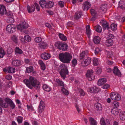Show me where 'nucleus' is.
Segmentation results:
<instances>
[{"label": "nucleus", "instance_id": "57", "mask_svg": "<svg viewBox=\"0 0 125 125\" xmlns=\"http://www.w3.org/2000/svg\"><path fill=\"white\" fill-rule=\"evenodd\" d=\"M34 40L35 42H36L38 43L42 41V39L41 37H37Z\"/></svg>", "mask_w": 125, "mask_h": 125}, {"label": "nucleus", "instance_id": "49", "mask_svg": "<svg viewBox=\"0 0 125 125\" xmlns=\"http://www.w3.org/2000/svg\"><path fill=\"white\" fill-rule=\"evenodd\" d=\"M63 93L66 95H67L69 94L68 91L64 88H62L61 89Z\"/></svg>", "mask_w": 125, "mask_h": 125}, {"label": "nucleus", "instance_id": "8", "mask_svg": "<svg viewBox=\"0 0 125 125\" xmlns=\"http://www.w3.org/2000/svg\"><path fill=\"white\" fill-rule=\"evenodd\" d=\"M28 25L26 24L25 21L23 22L21 24L18 25L17 26V28L18 30H21V32L22 31V30L28 28Z\"/></svg>", "mask_w": 125, "mask_h": 125}, {"label": "nucleus", "instance_id": "50", "mask_svg": "<svg viewBox=\"0 0 125 125\" xmlns=\"http://www.w3.org/2000/svg\"><path fill=\"white\" fill-rule=\"evenodd\" d=\"M44 108L39 106L38 108V113L39 114H41L44 110Z\"/></svg>", "mask_w": 125, "mask_h": 125}, {"label": "nucleus", "instance_id": "23", "mask_svg": "<svg viewBox=\"0 0 125 125\" xmlns=\"http://www.w3.org/2000/svg\"><path fill=\"white\" fill-rule=\"evenodd\" d=\"M90 5L89 2L87 1L86 2L84 3V10H87L90 7Z\"/></svg>", "mask_w": 125, "mask_h": 125}, {"label": "nucleus", "instance_id": "64", "mask_svg": "<svg viewBox=\"0 0 125 125\" xmlns=\"http://www.w3.org/2000/svg\"><path fill=\"white\" fill-rule=\"evenodd\" d=\"M5 101L9 104L12 102V101L10 99L8 98H6Z\"/></svg>", "mask_w": 125, "mask_h": 125}, {"label": "nucleus", "instance_id": "12", "mask_svg": "<svg viewBox=\"0 0 125 125\" xmlns=\"http://www.w3.org/2000/svg\"><path fill=\"white\" fill-rule=\"evenodd\" d=\"M113 73L115 75L118 76L119 77L121 76V73L117 67L115 66L114 67L113 70Z\"/></svg>", "mask_w": 125, "mask_h": 125}, {"label": "nucleus", "instance_id": "15", "mask_svg": "<svg viewBox=\"0 0 125 125\" xmlns=\"http://www.w3.org/2000/svg\"><path fill=\"white\" fill-rule=\"evenodd\" d=\"M27 8L28 12L29 13L33 12L35 10V7L33 5H32L31 6L28 5L27 6Z\"/></svg>", "mask_w": 125, "mask_h": 125}, {"label": "nucleus", "instance_id": "7", "mask_svg": "<svg viewBox=\"0 0 125 125\" xmlns=\"http://www.w3.org/2000/svg\"><path fill=\"white\" fill-rule=\"evenodd\" d=\"M93 71L92 70H89L87 71L86 73V76L89 81L94 80V76L93 74Z\"/></svg>", "mask_w": 125, "mask_h": 125}, {"label": "nucleus", "instance_id": "37", "mask_svg": "<svg viewBox=\"0 0 125 125\" xmlns=\"http://www.w3.org/2000/svg\"><path fill=\"white\" fill-rule=\"evenodd\" d=\"M12 64L14 66H19L21 64V62L18 60H14L12 62Z\"/></svg>", "mask_w": 125, "mask_h": 125}, {"label": "nucleus", "instance_id": "62", "mask_svg": "<svg viewBox=\"0 0 125 125\" xmlns=\"http://www.w3.org/2000/svg\"><path fill=\"white\" fill-rule=\"evenodd\" d=\"M101 51V50L99 48H96L95 50V54H97Z\"/></svg>", "mask_w": 125, "mask_h": 125}, {"label": "nucleus", "instance_id": "54", "mask_svg": "<svg viewBox=\"0 0 125 125\" xmlns=\"http://www.w3.org/2000/svg\"><path fill=\"white\" fill-rule=\"evenodd\" d=\"M7 52L8 54H11L13 50L11 48L9 47L8 48L7 50Z\"/></svg>", "mask_w": 125, "mask_h": 125}, {"label": "nucleus", "instance_id": "25", "mask_svg": "<svg viewBox=\"0 0 125 125\" xmlns=\"http://www.w3.org/2000/svg\"><path fill=\"white\" fill-rule=\"evenodd\" d=\"M95 109L97 110H101L102 109V106L101 104L97 103L95 104Z\"/></svg>", "mask_w": 125, "mask_h": 125}, {"label": "nucleus", "instance_id": "18", "mask_svg": "<svg viewBox=\"0 0 125 125\" xmlns=\"http://www.w3.org/2000/svg\"><path fill=\"white\" fill-rule=\"evenodd\" d=\"M93 40L95 44H97L100 43L101 41V39L98 36H96L94 38Z\"/></svg>", "mask_w": 125, "mask_h": 125}, {"label": "nucleus", "instance_id": "33", "mask_svg": "<svg viewBox=\"0 0 125 125\" xmlns=\"http://www.w3.org/2000/svg\"><path fill=\"white\" fill-rule=\"evenodd\" d=\"M18 37L15 35H12L11 36V39L15 43L18 42Z\"/></svg>", "mask_w": 125, "mask_h": 125}, {"label": "nucleus", "instance_id": "31", "mask_svg": "<svg viewBox=\"0 0 125 125\" xmlns=\"http://www.w3.org/2000/svg\"><path fill=\"white\" fill-rule=\"evenodd\" d=\"M89 119L91 125H97V122L93 118L91 117Z\"/></svg>", "mask_w": 125, "mask_h": 125}, {"label": "nucleus", "instance_id": "44", "mask_svg": "<svg viewBox=\"0 0 125 125\" xmlns=\"http://www.w3.org/2000/svg\"><path fill=\"white\" fill-rule=\"evenodd\" d=\"M33 70V68L32 67L30 66L27 68L26 70V72L27 73H30Z\"/></svg>", "mask_w": 125, "mask_h": 125}, {"label": "nucleus", "instance_id": "40", "mask_svg": "<svg viewBox=\"0 0 125 125\" xmlns=\"http://www.w3.org/2000/svg\"><path fill=\"white\" fill-rule=\"evenodd\" d=\"M105 53L107 55V56L108 58L112 57L113 56V53L111 51H105Z\"/></svg>", "mask_w": 125, "mask_h": 125}, {"label": "nucleus", "instance_id": "11", "mask_svg": "<svg viewBox=\"0 0 125 125\" xmlns=\"http://www.w3.org/2000/svg\"><path fill=\"white\" fill-rule=\"evenodd\" d=\"M51 57V54L47 53H43L41 55L42 58V59L45 60H47L49 59Z\"/></svg>", "mask_w": 125, "mask_h": 125}, {"label": "nucleus", "instance_id": "42", "mask_svg": "<svg viewBox=\"0 0 125 125\" xmlns=\"http://www.w3.org/2000/svg\"><path fill=\"white\" fill-rule=\"evenodd\" d=\"M16 119L18 123L21 124L22 123L23 120L22 117L21 116H18L17 117Z\"/></svg>", "mask_w": 125, "mask_h": 125}, {"label": "nucleus", "instance_id": "59", "mask_svg": "<svg viewBox=\"0 0 125 125\" xmlns=\"http://www.w3.org/2000/svg\"><path fill=\"white\" fill-rule=\"evenodd\" d=\"M27 107L28 110L29 111H34V110L33 108V107L32 105L29 106L27 105Z\"/></svg>", "mask_w": 125, "mask_h": 125}, {"label": "nucleus", "instance_id": "48", "mask_svg": "<svg viewBox=\"0 0 125 125\" xmlns=\"http://www.w3.org/2000/svg\"><path fill=\"white\" fill-rule=\"evenodd\" d=\"M93 62L94 64V65H97L98 64V59L96 58H94Z\"/></svg>", "mask_w": 125, "mask_h": 125}, {"label": "nucleus", "instance_id": "6", "mask_svg": "<svg viewBox=\"0 0 125 125\" xmlns=\"http://www.w3.org/2000/svg\"><path fill=\"white\" fill-rule=\"evenodd\" d=\"M16 29L15 26L13 24L8 25L6 27L7 31L10 33H12L15 32Z\"/></svg>", "mask_w": 125, "mask_h": 125}, {"label": "nucleus", "instance_id": "55", "mask_svg": "<svg viewBox=\"0 0 125 125\" xmlns=\"http://www.w3.org/2000/svg\"><path fill=\"white\" fill-rule=\"evenodd\" d=\"M100 122L101 125H106L104 119L103 118H102L101 119Z\"/></svg>", "mask_w": 125, "mask_h": 125}, {"label": "nucleus", "instance_id": "47", "mask_svg": "<svg viewBox=\"0 0 125 125\" xmlns=\"http://www.w3.org/2000/svg\"><path fill=\"white\" fill-rule=\"evenodd\" d=\"M24 38L25 39V42L27 41L29 42H30L31 40V37L28 35H26L24 36Z\"/></svg>", "mask_w": 125, "mask_h": 125}, {"label": "nucleus", "instance_id": "43", "mask_svg": "<svg viewBox=\"0 0 125 125\" xmlns=\"http://www.w3.org/2000/svg\"><path fill=\"white\" fill-rule=\"evenodd\" d=\"M15 52L16 53L19 54H21L23 53L22 50L20 49L19 47H16L15 48Z\"/></svg>", "mask_w": 125, "mask_h": 125}, {"label": "nucleus", "instance_id": "32", "mask_svg": "<svg viewBox=\"0 0 125 125\" xmlns=\"http://www.w3.org/2000/svg\"><path fill=\"white\" fill-rule=\"evenodd\" d=\"M110 28L112 31H115L117 29V24H116L113 23L111 25Z\"/></svg>", "mask_w": 125, "mask_h": 125}, {"label": "nucleus", "instance_id": "46", "mask_svg": "<svg viewBox=\"0 0 125 125\" xmlns=\"http://www.w3.org/2000/svg\"><path fill=\"white\" fill-rule=\"evenodd\" d=\"M15 72V69L12 67H8V73H13Z\"/></svg>", "mask_w": 125, "mask_h": 125}, {"label": "nucleus", "instance_id": "4", "mask_svg": "<svg viewBox=\"0 0 125 125\" xmlns=\"http://www.w3.org/2000/svg\"><path fill=\"white\" fill-rule=\"evenodd\" d=\"M55 46L58 49L63 51H66L68 49V46L66 44L62 43L60 42H56Z\"/></svg>", "mask_w": 125, "mask_h": 125}, {"label": "nucleus", "instance_id": "36", "mask_svg": "<svg viewBox=\"0 0 125 125\" xmlns=\"http://www.w3.org/2000/svg\"><path fill=\"white\" fill-rule=\"evenodd\" d=\"M54 3L51 1H49L47 2L46 8H49L52 7L53 6Z\"/></svg>", "mask_w": 125, "mask_h": 125}, {"label": "nucleus", "instance_id": "2", "mask_svg": "<svg viewBox=\"0 0 125 125\" xmlns=\"http://www.w3.org/2000/svg\"><path fill=\"white\" fill-rule=\"evenodd\" d=\"M59 57L61 61L64 63H68L70 62L72 58V54L66 52L64 53L59 54Z\"/></svg>", "mask_w": 125, "mask_h": 125}, {"label": "nucleus", "instance_id": "53", "mask_svg": "<svg viewBox=\"0 0 125 125\" xmlns=\"http://www.w3.org/2000/svg\"><path fill=\"white\" fill-rule=\"evenodd\" d=\"M77 60L76 59H73L72 61V66H75L77 64Z\"/></svg>", "mask_w": 125, "mask_h": 125}, {"label": "nucleus", "instance_id": "35", "mask_svg": "<svg viewBox=\"0 0 125 125\" xmlns=\"http://www.w3.org/2000/svg\"><path fill=\"white\" fill-rule=\"evenodd\" d=\"M82 13L81 11H80L79 12H77L75 13V15L74 17L76 19H78L80 18L82 15Z\"/></svg>", "mask_w": 125, "mask_h": 125}, {"label": "nucleus", "instance_id": "30", "mask_svg": "<svg viewBox=\"0 0 125 125\" xmlns=\"http://www.w3.org/2000/svg\"><path fill=\"white\" fill-rule=\"evenodd\" d=\"M111 113L114 115H116L119 113L118 110L117 108H113L112 110Z\"/></svg>", "mask_w": 125, "mask_h": 125}, {"label": "nucleus", "instance_id": "45", "mask_svg": "<svg viewBox=\"0 0 125 125\" xmlns=\"http://www.w3.org/2000/svg\"><path fill=\"white\" fill-rule=\"evenodd\" d=\"M95 30L98 32H100L102 31L101 27L99 25H97L95 26Z\"/></svg>", "mask_w": 125, "mask_h": 125}, {"label": "nucleus", "instance_id": "17", "mask_svg": "<svg viewBox=\"0 0 125 125\" xmlns=\"http://www.w3.org/2000/svg\"><path fill=\"white\" fill-rule=\"evenodd\" d=\"M38 63L40 65L42 70H44L46 68V66L45 64L41 60H39L38 62Z\"/></svg>", "mask_w": 125, "mask_h": 125}, {"label": "nucleus", "instance_id": "21", "mask_svg": "<svg viewBox=\"0 0 125 125\" xmlns=\"http://www.w3.org/2000/svg\"><path fill=\"white\" fill-rule=\"evenodd\" d=\"M119 118L121 120H125V111H122L119 114Z\"/></svg>", "mask_w": 125, "mask_h": 125}, {"label": "nucleus", "instance_id": "38", "mask_svg": "<svg viewBox=\"0 0 125 125\" xmlns=\"http://www.w3.org/2000/svg\"><path fill=\"white\" fill-rule=\"evenodd\" d=\"M59 38L62 41H65L67 40L66 37L62 34L60 33L59 34Z\"/></svg>", "mask_w": 125, "mask_h": 125}, {"label": "nucleus", "instance_id": "61", "mask_svg": "<svg viewBox=\"0 0 125 125\" xmlns=\"http://www.w3.org/2000/svg\"><path fill=\"white\" fill-rule=\"evenodd\" d=\"M73 24V22H69L67 23V28L69 29V27H72Z\"/></svg>", "mask_w": 125, "mask_h": 125}, {"label": "nucleus", "instance_id": "39", "mask_svg": "<svg viewBox=\"0 0 125 125\" xmlns=\"http://www.w3.org/2000/svg\"><path fill=\"white\" fill-rule=\"evenodd\" d=\"M5 53L4 50L1 48L0 47V58H3Z\"/></svg>", "mask_w": 125, "mask_h": 125}, {"label": "nucleus", "instance_id": "13", "mask_svg": "<svg viewBox=\"0 0 125 125\" xmlns=\"http://www.w3.org/2000/svg\"><path fill=\"white\" fill-rule=\"evenodd\" d=\"M107 80L105 78H103L100 79L98 81L97 84L99 86H101L105 83Z\"/></svg>", "mask_w": 125, "mask_h": 125}, {"label": "nucleus", "instance_id": "52", "mask_svg": "<svg viewBox=\"0 0 125 125\" xmlns=\"http://www.w3.org/2000/svg\"><path fill=\"white\" fill-rule=\"evenodd\" d=\"M78 91L81 96H84L85 95V94L83 90L81 89H79Z\"/></svg>", "mask_w": 125, "mask_h": 125}, {"label": "nucleus", "instance_id": "26", "mask_svg": "<svg viewBox=\"0 0 125 125\" xmlns=\"http://www.w3.org/2000/svg\"><path fill=\"white\" fill-rule=\"evenodd\" d=\"M86 33L88 37L90 38V35L91 33V30L90 29V27L89 25H87L86 26Z\"/></svg>", "mask_w": 125, "mask_h": 125}, {"label": "nucleus", "instance_id": "56", "mask_svg": "<svg viewBox=\"0 0 125 125\" xmlns=\"http://www.w3.org/2000/svg\"><path fill=\"white\" fill-rule=\"evenodd\" d=\"M85 55V51L82 52L80 54V59H83Z\"/></svg>", "mask_w": 125, "mask_h": 125}, {"label": "nucleus", "instance_id": "51", "mask_svg": "<svg viewBox=\"0 0 125 125\" xmlns=\"http://www.w3.org/2000/svg\"><path fill=\"white\" fill-rule=\"evenodd\" d=\"M95 71L97 74H99L102 72V70L100 68L97 67L95 70Z\"/></svg>", "mask_w": 125, "mask_h": 125}, {"label": "nucleus", "instance_id": "22", "mask_svg": "<svg viewBox=\"0 0 125 125\" xmlns=\"http://www.w3.org/2000/svg\"><path fill=\"white\" fill-rule=\"evenodd\" d=\"M106 7L107 5L106 4L102 5L100 9V12H105L107 10Z\"/></svg>", "mask_w": 125, "mask_h": 125}, {"label": "nucleus", "instance_id": "20", "mask_svg": "<svg viewBox=\"0 0 125 125\" xmlns=\"http://www.w3.org/2000/svg\"><path fill=\"white\" fill-rule=\"evenodd\" d=\"M42 87L44 90L48 92L50 91L51 90L50 87L46 84H43Z\"/></svg>", "mask_w": 125, "mask_h": 125}, {"label": "nucleus", "instance_id": "60", "mask_svg": "<svg viewBox=\"0 0 125 125\" xmlns=\"http://www.w3.org/2000/svg\"><path fill=\"white\" fill-rule=\"evenodd\" d=\"M39 106H41V107L45 108V104L43 101H40Z\"/></svg>", "mask_w": 125, "mask_h": 125}, {"label": "nucleus", "instance_id": "9", "mask_svg": "<svg viewBox=\"0 0 125 125\" xmlns=\"http://www.w3.org/2000/svg\"><path fill=\"white\" fill-rule=\"evenodd\" d=\"M99 90V89L96 86L92 88H89L88 89V91L91 93H96L98 92Z\"/></svg>", "mask_w": 125, "mask_h": 125}, {"label": "nucleus", "instance_id": "63", "mask_svg": "<svg viewBox=\"0 0 125 125\" xmlns=\"http://www.w3.org/2000/svg\"><path fill=\"white\" fill-rule=\"evenodd\" d=\"M58 4L60 7H63L64 5V3L62 1H59Z\"/></svg>", "mask_w": 125, "mask_h": 125}, {"label": "nucleus", "instance_id": "10", "mask_svg": "<svg viewBox=\"0 0 125 125\" xmlns=\"http://www.w3.org/2000/svg\"><path fill=\"white\" fill-rule=\"evenodd\" d=\"M100 22L102 25L103 28L108 29L109 28V26L108 23L105 20H102L100 21Z\"/></svg>", "mask_w": 125, "mask_h": 125}, {"label": "nucleus", "instance_id": "58", "mask_svg": "<svg viewBox=\"0 0 125 125\" xmlns=\"http://www.w3.org/2000/svg\"><path fill=\"white\" fill-rule=\"evenodd\" d=\"M110 87V85L108 84H106L102 87V88L103 89H107L109 88Z\"/></svg>", "mask_w": 125, "mask_h": 125}, {"label": "nucleus", "instance_id": "41", "mask_svg": "<svg viewBox=\"0 0 125 125\" xmlns=\"http://www.w3.org/2000/svg\"><path fill=\"white\" fill-rule=\"evenodd\" d=\"M114 108H117L119 107L120 105L119 103L117 101H114L113 103Z\"/></svg>", "mask_w": 125, "mask_h": 125}, {"label": "nucleus", "instance_id": "28", "mask_svg": "<svg viewBox=\"0 0 125 125\" xmlns=\"http://www.w3.org/2000/svg\"><path fill=\"white\" fill-rule=\"evenodd\" d=\"M47 46V44L46 42H42L39 44V46L41 48L45 49Z\"/></svg>", "mask_w": 125, "mask_h": 125}, {"label": "nucleus", "instance_id": "29", "mask_svg": "<svg viewBox=\"0 0 125 125\" xmlns=\"http://www.w3.org/2000/svg\"><path fill=\"white\" fill-rule=\"evenodd\" d=\"M59 86H64L65 84L63 82L59 79L57 78L55 81Z\"/></svg>", "mask_w": 125, "mask_h": 125}, {"label": "nucleus", "instance_id": "34", "mask_svg": "<svg viewBox=\"0 0 125 125\" xmlns=\"http://www.w3.org/2000/svg\"><path fill=\"white\" fill-rule=\"evenodd\" d=\"M3 100L2 99L0 98V105L3 107L7 108L8 107V105L7 104H4L3 103Z\"/></svg>", "mask_w": 125, "mask_h": 125}, {"label": "nucleus", "instance_id": "5", "mask_svg": "<svg viewBox=\"0 0 125 125\" xmlns=\"http://www.w3.org/2000/svg\"><path fill=\"white\" fill-rule=\"evenodd\" d=\"M109 96L111 99L114 101H120L121 99L120 95L115 92H112L110 93Z\"/></svg>", "mask_w": 125, "mask_h": 125}, {"label": "nucleus", "instance_id": "16", "mask_svg": "<svg viewBox=\"0 0 125 125\" xmlns=\"http://www.w3.org/2000/svg\"><path fill=\"white\" fill-rule=\"evenodd\" d=\"M113 41L111 39L107 40L105 42V44L107 46H110L113 45Z\"/></svg>", "mask_w": 125, "mask_h": 125}, {"label": "nucleus", "instance_id": "24", "mask_svg": "<svg viewBox=\"0 0 125 125\" xmlns=\"http://www.w3.org/2000/svg\"><path fill=\"white\" fill-rule=\"evenodd\" d=\"M6 20L7 22L8 23H12L14 22V19L12 17H8L6 18Z\"/></svg>", "mask_w": 125, "mask_h": 125}, {"label": "nucleus", "instance_id": "19", "mask_svg": "<svg viewBox=\"0 0 125 125\" xmlns=\"http://www.w3.org/2000/svg\"><path fill=\"white\" fill-rule=\"evenodd\" d=\"M91 58L90 57L87 58L84 60V66H87L91 63Z\"/></svg>", "mask_w": 125, "mask_h": 125}, {"label": "nucleus", "instance_id": "3", "mask_svg": "<svg viewBox=\"0 0 125 125\" xmlns=\"http://www.w3.org/2000/svg\"><path fill=\"white\" fill-rule=\"evenodd\" d=\"M63 68L60 71V73L62 77L64 79L66 75L68 73V71L67 69V67L64 64H62V65Z\"/></svg>", "mask_w": 125, "mask_h": 125}, {"label": "nucleus", "instance_id": "27", "mask_svg": "<svg viewBox=\"0 0 125 125\" xmlns=\"http://www.w3.org/2000/svg\"><path fill=\"white\" fill-rule=\"evenodd\" d=\"M47 2L44 0H42L40 1V4L42 8H46Z\"/></svg>", "mask_w": 125, "mask_h": 125}, {"label": "nucleus", "instance_id": "14", "mask_svg": "<svg viewBox=\"0 0 125 125\" xmlns=\"http://www.w3.org/2000/svg\"><path fill=\"white\" fill-rule=\"evenodd\" d=\"M0 13L3 15L6 14V10L5 6L3 5H1L0 6Z\"/></svg>", "mask_w": 125, "mask_h": 125}, {"label": "nucleus", "instance_id": "1", "mask_svg": "<svg viewBox=\"0 0 125 125\" xmlns=\"http://www.w3.org/2000/svg\"><path fill=\"white\" fill-rule=\"evenodd\" d=\"M23 82L26 86L30 89H32L33 87H39V82L32 76L30 77L29 79H26L23 80Z\"/></svg>", "mask_w": 125, "mask_h": 125}]
</instances>
